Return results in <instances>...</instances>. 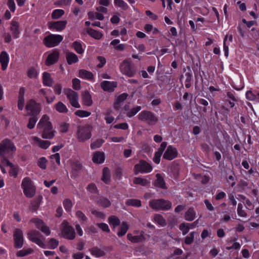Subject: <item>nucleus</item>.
I'll list each match as a JSON object with an SVG mask.
<instances>
[{
  "label": "nucleus",
  "instance_id": "obj_49",
  "mask_svg": "<svg viewBox=\"0 0 259 259\" xmlns=\"http://www.w3.org/2000/svg\"><path fill=\"white\" fill-rule=\"evenodd\" d=\"M38 120L36 116H32L30 117L28 120V122L27 124V127L29 129H32L34 127L36 122Z\"/></svg>",
  "mask_w": 259,
  "mask_h": 259
},
{
  "label": "nucleus",
  "instance_id": "obj_48",
  "mask_svg": "<svg viewBox=\"0 0 259 259\" xmlns=\"http://www.w3.org/2000/svg\"><path fill=\"white\" fill-rule=\"evenodd\" d=\"M126 204L135 207H140L141 206V201L137 199H130L126 201Z\"/></svg>",
  "mask_w": 259,
  "mask_h": 259
},
{
  "label": "nucleus",
  "instance_id": "obj_50",
  "mask_svg": "<svg viewBox=\"0 0 259 259\" xmlns=\"http://www.w3.org/2000/svg\"><path fill=\"white\" fill-rule=\"evenodd\" d=\"M75 215L80 223L83 224L87 222L88 218L81 211L77 210L75 213Z\"/></svg>",
  "mask_w": 259,
  "mask_h": 259
},
{
  "label": "nucleus",
  "instance_id": "obj_38",
  "mask_svg": "<svg viewBox=\"0 0 259 259\" xmlns=\"http://www.w3.org/2000/svg\"><path fill=\"white\" fill-rule=\"evenodd\" d=\"M102 180L106 184L110 181V172L109 169L107 167H105L103 169Z\"/></svg>",
  "mask_w": 259,
  "mask_h": 259
},
{
  "label": "nucleus",
  "instance_id": "obj_60",
  "mask_svg": "<svg viewBox=\"0 0 259 259\" xmlns=\"http://www.w3.org/2000/svg\"><path fill=\"white\" fill-rule=\"evenodd\" d=\"M54 93L57 95H60L62 93V85L61 83H57L53 87Z\"/></svg>",
  "mask_w": 259,
  "mask_h": 259
},
{
  "label": "nucleus",
  "instance_id": "obj_14",
  "mask_svg": "<svg viewBox=\"0 0 259 259\" xmlns=\"http://www.w3.org/2000/svg\"><path fill=\"white\" fill-rule=\"evenodd\" d=\"M67 22L66 20L51 21L48 23V27L51 30H55L57 31H61L64 30L67 25Z\"/></svg>",
  "mask_w": 259,
  "mask_h": 259
},
{
  "label": "nucleus",
  "instance_id": "obj_41",
  "mask_svg": "<svg viewBox=\"0 0 259 259\" xmlns=\"http://www.w3.org/2000/svg\"><path fill=\"white\" fill-rule=\"evenodd\" d=\"M88 16L89 18L91 20H94L95 19L103 20L104 19L103 15L99 12L94 13L93 12H89L88 13Z\"/></svg>",
  "mask_w": 259,
  "mask_h": 259
},
{
  "label": "nucleus",
  "instance_id": "obj_32",
  "mask_svg": "<svg viewBox=\"0 0 259 259\" xmlns=\"http://www.w3.org/2000/svg\"><path fill=\"white\" fill-rule=\"evenodd\" d=\"M87 33L90 36L96 39H100L103 36V34L101 32L92 28L88 29Z\"/></svg>",
  "mask_w": 259,
  "mask_h": 259
},
{
  "label": "nucleus",
  "instance_id": "obj_19",
  "mask_svg": "<svg viewBox=\"0 0 259 259\" xmlns=\"http://www.w3.org/2000/svg\"><path fill=\"white\" fill-rule=\"evenodd\" d=\"M61 234L63 238L70 240L73 239L75 236L73 228H62Z\"/></svg>",
  "mask_w": 259,
  "mask_h": 259
},
{
  "label": "nucleus",
  "instance_id": "obj_22",
  "mask_svg": "<svg viewBox=\"0 0 259 259\" xmlns=\"http://www.w3.org/2000/svg\"><path fill=\"white\" fill-rule=\"evenodd\" d=\"M245 96L247 100L259 103V91L257 90L247 91Z\"/></svg>",
  "mask_w": 259,
  "mask_h": 259
},
{
  "label": "nucleus",
  "instance_id": "obj_33",
  "mask_svg": "<svg viewBox=\"0 0 259 259\" xmlns=\"http://www.w3.org/2000/svg\"><path fill=\"white\" fill-rule=\"evenodd\" d=\"M233 36L232 35H226L224 40V50L225 51V55L226 57L228 56L229 48L228 46L230 42L232 41Z\"/></svg>",
  "mask_w": 259,
  "mask_h": 259
},
{
  "label": "nucleus",
  "instance_id": "obj_4",
  "mask_svg": "<svg viewBox=\"0 0 259 259\" xmlns=\"http://www.w3.org/2000/svg\"><path fill=\"white\" fill-rule=\"evenodd\" d=\"M150 207L156 210H168L171 208V202L164 199H152L149 201Z\"/></svg>",
  "mask_w": 259,
  "mask_h": 259
},
{
  "label": "nucleus",
  "instance_id": "obj_51",
  "mask_svg": "<svg viewBox=\"0 0 259 259\" xmlns=\"http://www.w3.org/2000/svg\"><path fill=\"white\" fill-rule=\"evenodd\" d=\"M63 204L66 211L69 212L71 210L73 204L70 199L67 198L64 199L63 202Z\"/></svg>",
  "mask_w": 259,
  "mask_h": 259
},
{
  "label": "nucleus",
  "instance_id": "obj_54",
  "mask_svg": "<svg viewBox=\"0 0 259 259\" xmlns=\"http://www.w3.org/2000/svg\"><path fill=\"white\" fill-rule=\"evenodd\" d=\"M104 142V141L103 139H97L91 144V148L92 149H95L96 148H99L102 146Z\"/></svg>",
  "mask_w": 259,
  "mask_h": 259
},
{
  "label": "nucleus",
  "instance_id": "obj_46",
  "mask_svg": "<svg viewBox=\"0 0 259 259\" xmlns=\"http://www.w3.org/2000/svg\"><path fill=\"white\" fill-rule=\"evenodd\" d=\"M154 221L157 223L158 225L163 226L166 225L165 219L162 215L159 214H156L154 216L153 218Z\"/></svg>",
  "mask_w": 259,
  "mask_h": 259
},
{
  "label": "nucleus",
  "instance_id": "obj_43",
  "mask_svg": "<svg viewBox=\"0 0 259 259\" xmlns=\"http://www.w3.org/2000/svg\"><path fill=\"white\" fill-rule=\"evenodd\" d=\"M34 250L32 248H23L19 250L17 253V256L19 257H23L24 256L32 254L33 253Z\"/></svg>",
  "mask_w": 259,
  "mask_h": 259
},
{
  "label": "nucleus",
  "instance_id": "obj_42",
  "mask_svg": "<svg viewBox=\"0 0 259 259\" xmlns=\"http://www.w3.org/2000/svg\"><path fill=\"white\" fill-rule=\"evenodd\" d=\"M235 239H233L232 238L230 240H228L227 242V244L228 245L226 247V249L231 250V249H239L241 247V245L238 242H234L232 245L230 246L231 243L233 242Z\"/></svg>",
  "mask_w": 259,
  "mask_h": 259
},
{
  "label": "nucleus",
  "instance_id": "obj_15",
  "mask_svg": "<svg viewBox=\"0 0 259 259\" xmlns=\"http://www.w3.org/2000/svg\"><path fill=\"white\" fill-rule=\"evenodd\" d=\"M178 154L177 149L175 147L169 145L164 153L163 158L168 160H172L178 156Z\"/></svg>",
  "mask_w": 259,
  "mask_h": 259
},
{
  "label": "nucleus",
  "instance_id": "obj_39",
  "mask_svg": "<svg viewBox=\"0 0 259 259\" xmlns=\"http://www.w3.org/2000/svg\"><path fill=\"white\" fill-rule=\"evenodd\" d=\"M97 203L104 208L108 207L111 205L110 201L105 197H100L97 200Z\"/></svg>",
  "mask_w": 259,
  "mask_h": 259
},
{
  "label": "nucleus",
  "instance_id": "obj_58",
  "mask_svg": "<svg viewBox=\"0 0 259 259\" xmlns=\"http://www.w3.org/2000/svg\"><path fill=\"white\" fill-rule=\"evenodd\" d=\"M30 222L36 227H45L44 222L38 218H33L30 220Z\"/></svg>",
  "mask_w": 259,
  "mask_h": 259
},
{
  "label": "nucleus",
  "instance_id": "obj_25",
  "mask_svg": "<svg viewBox=\"0 0 259 259\" xmlns=\"http://www.w3.org/2000/svg\"><path fill=\"white\" fill-rule=\"evenodd\" d=\"M79 77L89 80H93L94 78V76L92 72L84 69L79 70Z\"/></svg>",
  "mask_w": 259,
  "mask_h": 259
},
{
  "label": "nucleus",
  "instance_id": "obj_59",
  "mask_svg": "<svg viewBox=\"0 0 259 259\" xmlns=\"http://www.w3.org/2000/svg\"><path fill=\"white\" fill-rule=\"evenodd\" d=\"M11 169L9 170V175L11 176L14 177V178H16L18 175V166L17 165H14L12 167H10Z\"/></svg>",
  "mask_w": 259,
  "mask_h": 259
},
{
  "label": "nucleus",
  "instance_id": "obj_9",
  "mask_svg": "<svg viewBox=\"0 0 259 259\" xmlns=\"http://www.w3.org/2000/svg\"><path fill=\"white\" fill-rule=\"evenodd\" d=\"M64 93L66 96L71 106L75 108H80V106L78 103V95L76 92L70 89L65 88Z\"/></svg>",
  "mask_w": 259,
  "mask_h": 259
},
{
  "label": "nucleus",
  "instance_id": "obj_63",
  "mask_svg": "<svg viewBox=\"0 0 259 259\" xmlns=\"http://www.w3.org/2000/svg\"><path fill=\"white\" fill-rule=\"evenodd\" d=\"M72 88L75 90H79L80 89V81L77 78H74L72 79Z\"/></svg>",
  "mask_w": 259,
  "mask_h": 259
},
{
  "label": "nucleus",
  "instance_id": "obj_52",
  "mask_svg": "<svg viewBox=\"0 0 259 259\" xmlns=\"http://www.w3.org/2000/svg\"><path fill=\"white\" fill-rule=\"evenodd\" d=\"M27 76L30 78H36L37 76V71L34 67H30L27 72Z\"/></svg>",
  "mask_w": 259,
  "mask_h": 259
},
{
  "label": "nucleus",
  "instance_id": "obj_28",
  "mask_svg": "<svg viewBox=\"0 0 259 259\" xmlns=\"http://www.w3.org/2000/svg\"><path fill=\"white\" fill-rule=\"evenodd\" d=\"M156 180L154 182V185L156 187L165 189L166 186L164 182L163 178L160 174H157L156 175Z\"/></svg>",
  "mask_w": 259,
  "mask_h": 259
},
{
  "label": "nucleus",
  "instance_id": "obj_24",
  "mask_svg": "<svg viewBox=\"0 0 259 259\" xmlns=\"http://www.w3.org/2000/svg\"><path fill=\"white\" fill-rule=\"evenodd\" d=\"M92 160L94 163H102L105 160L104 152L101 151L95 152L93 155Z\"/></svg>",
  "mask_w": 259,
  "mask_h": 259
},
{
  "label": "nucleus",
  "instance_id": "obj_7",
  "mask_svg": "<svg viewBox=\"0 0 259 259\" xmlns=\"http://www.w3.org/2000/svg\"><path fill=\"white\" fill-rule=\"evenodd\" d=\"M119 69L123 74L129 77H133L136 73V70L131 65L130 59H126L121 62Z\"/></svg>",
  "mask_w": 259,
  "mask_h": 259
},
{
  "label": "nucleus",
  "instance_id": "obj_57",
  "mask_svg": "<svg viewBox=\"0 0 259 259\" xmlns=\"http://www.w3.org/2000/svg\"><path fill=\"white\" fill-rule=\"evenodd\" d=\"M186 79L185 80V87L189 88L191 86V81L192 79V74L190 72L186 73Z\"/></svg>",
  "mask_w": 259,
  "mask_h": 259
},
{
  "label": "nucleus",
  "instance_id": "obj_62",
  "mask_svg": "<svg viewBox=\"0 0 259 259\" xmlns=\"http://www.w3.org/2000/svg\"><path fill=\"white\" fill-rule=\"evenodd\" d=\"M47 160L45 157H41L38 161V166L42 169L46 168V163Z\"/></svg>",
  "mask_w": 259,
  "mask_h": 259
},
{
  "label": "nucleus",
  "instance_id": "obj_1",
  "mask_svg": "<svg viewBox=\"0 0 259 259\" xmlns=\"http://www.w3.org/2000/svg\"><path fill=\"white\" fill-rule=\"evenodd\" d=\"M36 128L43 139H52L55 136L56 132L53 128L49 116L47 114L41 117L37 124Z\"/></svg>",
  "mask_w": 259,
  "mask_h": 259
},
{
  "label": "nucleus",
  "instance_id": "obj_30",
  "mask_svg": "<svg viewBox=\"0 0 259 259\" xmlns=\"http://www.w3.org/2000/svg\"><path fill=\"white\" fill-rule=\"evenodd\" d=\"M43 84L48 87H52L53 83V80L51 78L50 74L48 72H45L42 75Z\"/></svg>",
  "mask_w": 259,
  "mask_h": 259
},
{
  "label": "nucleus",
  "instance_id": "obj_64",
  "mask_svg": "<svg viewBox=\"0 0 259 259\" xmlns=\"http://www.w3.org/2000/svg\"><path fill=\"white\" fill-rule=\"evenodd\" d=\"M243 205L241 203H239L238 204L237 207V213L238 215L240 217H245L247 215V213L246 212L242 209Z\"/></svg>",
  "mask_w": 259,
  "mask_h": 259
},
{
  "label": "nucleus",
  "instance_id": "obj_53",
  "mask_svg": "<svg viewBox=\"0 0 259 259\" xmlns=\"http://www.w3.org/2000/svg\"><path fill=\"white\" fill-rule=\"evenodd\" d=\"M141 109V107L137 106L136 107L131 109L126 114V116L128 117H132L135 116Z\"/></svg>",
  "mask_w": 259,
  "mask_h": 259
},
{
  "label": "nucleus",
  "instance_id": "obj_3",
  "mask_svg": "<svg viewBox=\"0 0 259 259\" xmlns=\"http://www.w3.org/2000/svg\"><path fill=\"white\" fill-rule=\"evenodd\" d=\"M139 121L153 125L158 121V117L152 111L143 110L138 115Z\"/></svg>",
  "mask_w": 259,
  "mask_h": 259
},
{
  "label": "nucleus",
  "instance_id": "obj_27",
  "mask_svg": "<svg viewBox=\"0 0 259 259\" xmlns=\"http://www.w3.org/2000/svg\"><path fill=\"white\" fill-rule=\"evenodd\" d=\"M42 199V197L40 195L35 197L31 201L30 208L33 210H36L39 208Z\"/></svg>",
  "mask_w": 259,
  "mask_h": 259
},
{
  "label": "nucleus",
  "instance_id": "obj_29",
  "mask_svg": "<svg viewBox=\"0 0 259 259\" xmlns=\"http://www.w3.org/2000/svg\"><path fill=\"white\" fill-rule=\"evenodd\" d=\"M66 58L67 63L71 65L78 62V59L76 54L73 52H67L66 54Z\"/></svg>",
  "mask_w": 259,
  "mask_h": 259
},
{
  "label": "nucleus",
  "instance_id": "obj_31",
  "mask_svg": "<svg viewBox=\"0 0 259 259\" xmlns=\"http://www.w3.org/2000/svg\"><path fill=\"white\" fill-rule=\"evenodd\" d=\"M127 237L128 239L133 243L141 242L143 240L144 238L142 234L140 235H137L136 232H134V234L128 233L127 235Z\"/></svg>",
  "mask_w": 259,
  "mask_h": 259
},
{
  "label": "nucleus",
  "instance_id": "obj_23",
  "mask_svg": "<svg viewBox=\"0 0 259 259\" xmlns=\"http://www.w3.org/2000/svg\"><path fill=\"white\" fill-rule=\"evenodd\" d=\"M52 91L51 90H46L44 89H40L38 91V94L41 96H43L46 99L47 103L48 104H51L52 103L55 99V96L49 97V93H51Z\"/></svg>",
  "mask_w": 259,
  "mask_h": 259
},
{
  "label": "nucleus",
  "instance_id": "obj_16",
  "mask_svg": "<svg viewBox=\"0 0 259 259\" xmlns=\"http://www.w3.org/2000/svg\"><path fill=\"white\" fill-rule=\"evenodd\" d=\"M14 239L15 242V247L16 248H21L23 245V236L22 231L17 229L15 230L14 234Z\"/></svg>",
  "mask_w": 259,
  "mask_h": 259
},
{
  "label": "nucleus",
  "instance_id": "obj_56",
  "mask_svg": "<svg viewBox=\"0 0 259 259\" xmlns=\"http://www.w3.org/2000/svg\"><path fill=\"white\" fill-rule=\"evenodd\" d=\"M74 114L80 117H85L89 116L91 113L87 111L78 110L75 111Z\"/></svg>",
  "mask_w": 259,
  "mask_h": 259
},
{
  "label": "nucleus",
  "instance_id": "obj_40",
  "mask_svg": "<svg viewBox=\"0 0 259 259\" xmlns=\"http://www.w3.org/2000/svg\"><path fill=\"white\" fill-rule=\"evenodd\" d=\"M71 47L79 54H82L84 52L82 45L79 41H75L72 43Z\"/></svg>",
  "mask_w": 259,
  "mask_h": 259
},
{
  "label": "nucleus",
  "instance_id": "obj_47",
  "mask_svg": "<svg viewBox=\"0 0 259 259\" xmlns=\"http://www.w3.org/2000/svg\"><path fill=\"white\" fill-rule=\"evenodd\" d=\"M114 3L115 6L120 8L123 10H126L128 8L127 4L123 0H114Z\"/></svg>",
  "mask_w": 259,
  "mask_h": 259
},
{
  "label": "nucleus",
  "instance_id": "obj_61",
  "mask_svg": "<svg viewBox=\"0 0 259 259\" xmlns=\"http://www.w3.org/2000/svg\"><path fill=\"white\" fill-rule=\"evenodd\" d=\"M226 95L228 98L232 100L233 102H237V99L235 97V92L233 91H228L226 92Z\"/></svg>",
  "mask_w": 259,
  "mask_h": 259
},
{
  "label": "nucleus",
  "instance_id": "obj_5",
  "mask_svg": "<svg viewBox=\"0 0 259 259\" xmlns=\"http://www.w3.org/2000/svg\"><path fill=\"white\" fill-rule=\"evenodd\" d=\"M21 187L26 197L30 198L35 195L36 188L30 178L26 177L23 179L21 183Z\"/></svg>",
  "mask_w": 259,
  "mask_h": 259
},
{
  "label": "nucleus",
  "instance_id": "obj_21",
  "mask_svg": "<svg viewBox=\"0 0 259 259\" xmlns=\"http://www.w3.org/2000/svg\"><path fill=\"white\" fill-rule=\"evenodd\" d=\"M9 62V57L8 53L6 51H2L0 54V63L3 71L7 68Z\"/></svg>",
  "mask_w": 259,
  "mask_h": 259
},
{
  "label": "nucleus",
  "instance_id": "obj_2",
  "mask_svg": "<svg viewBox=\"0 0 259 259\" xmlns=\"http://www.w3.org/2000/svg\"><path fill=\"white\" fill-rule=\"evenodd\" d=\"M16 151V147L10 139L6 138L0 142L1 157H12Z\"/></svg>",
  "mask_w": 259,
  "mask_h": 259
},
{
  "label": "nucleus",
  "instance_id": "obj_36",
  "mask_svg": "<svg viewBox=\"0 0 259 259\" xmlns=\"http://www.w3.org/2000/svg\"><path fill=\"white\" fill-rule=\"evenodd\" d=\"M196 212L192 207H190L186 212L185 219L189 221H192L195 218Z\"/></svg>",
  "mask_w": 259,
  "mask_h": 259
},
{
  "label": "nucleus",
  "instance_id": "obj_18",
  "mask_svg": "<svg viewBox=\"0 0 259 259\" xmlns=\"http://www.w3.org/2000/svg\"><path fill=\"white\" fill-rule=\"evenodd\" d=\"M117 86L116 81H103L101 83V88L103 90L108 92H113Z\"/></svg>",
  "mask_w": 259,
  "mask_h": 259
},
{
  "label": "nucleus",
  "instance_id": "obj_12",
  "mask_svg": "<svg viewBox=\"0 0 259 259\" xmlns=\"http://www.w3.org/2000/svg\"><path fill=\"white\" fill-rule=\"evenodd\" d=\"M28 239L41 248H45L43 238L41 234L37 231H31L28 234Z\"/></svg>",
  "mask_w": 259,
  "mask_h": 259
},
{
  "label": "nucleus",
  "instance_id": "obj_8",
  "mask_svg": "<svg viewBox=\"0 0 259 259\" xmlns=\"http://www.w3.org/2000/svg\"><path fill=\"white\" fill-rule=\"evenodd\" d=\"M63 39L61 35L50 34L45 37L43 42L47 47L53 48L58 46Z\"/></svg>",
  "mask_w": 259,
  "mask_h": 259
},
{
  "label": "nucleus",
  "instance_id": "obj_26",
  "mask_svg": "<svg viewBox=\"0 0 259 259\" xmlns=\"http://www.w3.org/2000/svg\"><path fill=\"white\" fill-rule=\"evenodd\" d=\"M82 99L83 103L87 106H91L93 104L92 96L88 91L83 92Z\"/></svg>",
  "mask_w": 259,
  "mask_h": 259
},
{
  "label": "nucleus",
  "instance_id": "obj_11",
  "mask_svg": "<svg viewBox=\"0 0 259 259\" xmlns=\"http://www.w3.org/2000/svg\"><path fill=\"white\" fill-rule=\"evenodd\" d=\"M25 109L28 114L31 116H37L40 111L39 104L33 100H30L27 102Z\"/></svg>",
  "mask_w": 259,
  "mask_h": 259
},
{
  "label": "nucleus",
  "instance_id": "obj_20",
  "mask_svg": "<svg viewBox=\"0 0 259 259\" xmlns=\"http://www.w3.org/2000/svg\"><path fill=\"white\" fill-rule=\"evenodd\" d=\"M59 52L57 51H54L51 54H50L46 60L45 64L47 66H50L56 63L59 59Z\"/></svg>",
  "mask_w": 259,
  "mask_h": 259
},
{
  "label": "nucleus",
  "instance_id": "obj_17",
  "mask_svg": "<svg viewBox=\"0 0 259 259\" xmlns=\"http://www.w3.org/2000/svg\"><path fill=\"white\" fill-rule=\"evenodd\" d=\"M31 143L33 145H37L42 149H46L51 145V142L47 140H42L37 137H31Z\"/></svg>",
  "mask_w": 259,
  "mask_h": 259
},
{
  "label": "nucleus",
  "instance_id": "obj_35",
  "mask_svg": "<svg viewBox=\"0 0 259 259\" xmlns=\"http://www.w3.org/2000/svg\"><path fill=\"white\" fill-rule=\"evenodd\" d=\"M91 254L96 257H100L105 254L104 250L97 247H94L90 249Z\"/></svg>",
  "mask_w": 259,
  "mask_h": 259
},
{
  "label": "nucleus",
  "instance_id": "obj_34",
  "mask_svg": "<svg viewBox=\"0 0 259 259\" xmlns=\"http://www.w3.org/2000/svg\"><path fill=\"white\" fill-rule=\"evenodd\" d=\"M54 107L56 110L59 113H66L68 111L66 105L61 101L56 103Z\"/></svg>",
  "mask_w": 259,
  "mask_h": 259
},
{
  "label": "nucleus",
  "instance_id": "obj_10",
  "mask_svg": "<svg viewBox=\"0 0 259 259\" xmlns=\"http://www.w3.org/2000/svg\"><path fill=\"white\" fill-rule=\"evenodd\" d=\"M152 166L144 160H140L139 162L134 166V171L135 175L139 173H148L152 171Z\"/></svg>",
  "mask_w": 259,
  "mask_h": 259
},
{
  "label": "nucleus",
  "instance_id": "obj_44",
  "mask_svg": "<svg viewBox=\"0 0 259 259\" xmlns=\"http://www.w3.org/2000/svg\"><path fill=\"white\" fill-rule=\"evenodd\" d=\"M109 224L113 227L118 226L120 224V220L115 215H111L108 218Z\"/></svg>",
  "mask_w": 259,
  "mask_h": 259
},
{
  "label": "nucleus",
  "instance_id": "obj_6",
  "mask_svg": "<svg viewBox=\"0 0 259 259\" xmlns=\"http://www.w3.org/2000/svg\"><path fill=\"white\" fill-rule=\"evenodd\" d=\"M92 126L89 124L78 126L76 134L78 141L83 142L89 140L92 137Z\"/></svg>",
  "mask_w": 259,
  "mask_h": 259
},
{
  "label": "nucleus",
  "instance_id": "obj_37",
  "mask_svg": "<svg viewBox=\"0 0 259 259\" xmlns=\"http://www.w3.org/2000/svg\"><path fill=\"white\" fill-rule=\"evenodd\" d=\"M133 183L136 185H140L142 186H146L150 184V182L144 178L136 177L133 180Z\"/></svg>",
  "mask_w": 259,
  "mask_h": 259
},
{
  "label": "nucleus",
  "instance_id": "obj_55",
  "mask_svg": "<svg viewBox=\"0 0 259 259\" xmlns=\"http://www.w3.org/2000/svg\"><path fill=\"white\" fill-rule=\"evenodd\" d=\"M69 124L66 122H62L59 124V132L61 133H66L68 131Z\"/></svg>",
  "mask_w": 259,
  "mask_h": 259
},
{
  "label": "nucleus",
  "instance_id": "obj_13",
  "mask_svg": "<svg viewBox=\"0 0 259 259\" xmlns=\"http://www.w3.org/2000/svg\"><path fill=\"white\" fill-rule=\"evenodd\" d=\"M9 30L14 39L19 37L20 34V24L16 19H13L10 23Z\"/></svg>",
  "mask_w": 259,
  "mask_h": 259
},
{
  "label": "nucleus",
  "instance_id": "obj_45",
  "mask_svg": "<svg viewBox=\"0 0 259 259\" xmlns=\"http://www.w3.org/2000/svg\"><path fill=\"white\" fill-rule=\"evenodd\" d=\"M65 13L63 10L56 9L52 13L51 17L53 19H58L61 18Z\"/></svg>",
  "mask_w": 259,
  "mask_h": 259
}]
</instances>
